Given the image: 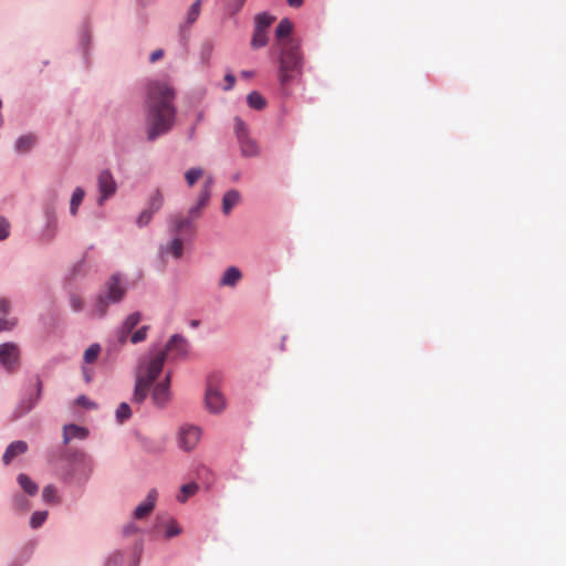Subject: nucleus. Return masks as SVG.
<instances>
[{"mask_svg":"<svg viewBox=\"0 0 566 566\" xmlns=\"http://www.w3.org/2000/svg\"><path fill=\"white\" fill-rule=\"evenodd\" d=\"M168 353L174 359L186 358L189 354V342L181 334H174L163 349H150L148 355L139 358L134 376L135 384L132 401L143 405L150 392V386L163 371Z\"/></svg>","mask_w":566,"mask_h":566,"instance_id":"1","label":"nucleus"},{"mask_svg":"<svg viewBox=\"0 0 566 566\" xmlns=\"http://www.w3.org/2000/svg\"><path fill=\"white\" fill-rule=\"evenodd\" d=\"M174 87L165 81H150L147 85L146 137L155 142L170 132L176 119Z\"/></svg>","mask_w":566,"mask_h":566,"instance_id":"2","label":"nucleus"},{"mask_svg":"<svg viewBox=\"0 0 566 566\" xmlns=\"http://www.w3.org/2000/svg\"><path fill=\"white\" fill-rule=\"evenodd\" d=\"M95 468L94 459L82 450L70 451L60 468V480L69 486L84 488Z\"/></svg>","mask_w":566,"mask_h":566,"instance_id":"3","label":"nucleus"},{"mask_svg":"<svg viewBox=\"0 0 566 566\" xmlns=\"http://www.w3.org/2000/svg\"><path fill=\"white\" fill-rule=\"evenodd\" d=\"M128 290V283L120 273L112 274L102 285L92 302L91 315L96 318H104L108 307L119 304Z\"/></svg>","mask_w":566,"mask_h":566,"instance_id":"4","label":"nucleus"},{"mask_svg":"<svg viewBox=\"0 0 566 566\" xmlns=\"http://www.w3.org/2000/svg\"><path fill=\"white\" fill-rule=\"evenodd\" d=\"M203 208L195 202L186 214H171L168 219L170 231L176 235L192 234L196 231V221L201 218Z\"/></svg>","mask_w":566,"mask_h":566,"instance_id":"5","label":"nucleus"},{"mask_svg":"<svg viewBox=\"0 0 566 566\" xmlns=\"http://www.w3.org/2000/svg\"><path fill=\"white\" fill-rule=\"evenodd\" d=\"M57 196L53 193L51 198L45 200L42 206V213L44 217V224L41 230V240L43 242H52L59 231V221L56 213Z\"/></svg>","mask_w":566,"mask_h":566,"instance_id":"6","label":"nucleus"},{"mask_svg":"<svg viewBox=\"0 0 566 566\" xmlns=\"http://www.w3.org/2000/svg\"><path fill=\"white\" fill-rule=\"evenodd\" d=\"M32 381L33 384L24 389L19 403L13 411V417L15 419L29 413L38 405L42 397V381L40 376L35 375Z\"/></svg>","mask_w":566,"mask_h":566,"instance_id":"7","label":"nucleus"},{"mask_svg":"<svg viewBox=\"0 0 566 566\" xmlns=\"http://www.w3.org/2000/svg\"><path fill=\"white\" fill-rule=\"evenodd\" d=\"M275 18L268 12H261L254 18L251 46L254 50L264 48L269 42V30Z\"/></svg>","mask_w":566,"mask_h":566,"instance_id":"8","label":"nucleus"},{"mask_svg":"<svg viewBox=\"0 0 566 566\" xmlns=\"http://www.w3.org/2000/svg\"><path fill=\"white\" fill-rule=\"evenodd\" d=\"M21 349L18 344L13 342H6L0 344V367L12 374L17 371L21 364Z\"/></svg>","mask_w":566,"mask_h":566,"instance_id":"9","label":"nucleus"},{"mask_svg":"<svg viewBox=\"0 0 566 566\" xmlns=\"http://www.w3.org/2000/svg\"><path fill=\"white\" fill-rule=\"evenodd\" d=\"M97 205L103 206L106 200L113 197L117 190V182L111 172V170L105 169L99 172L97 177Z\"/></svg>","mask_w":566,"mask_h":566,"instance_id":"10","label":"nucleus"},{"mask_svg":"<svg viewBox=\"0 0 566 566\" xmlns=\"http://www.w3.org/2000/svg\"><path fill=\"white\" fill-rule=\"evenodd\" d=\"M201 437L199 427L185 424L178 433V446L184 451H191L196 448Z\"/></svg>","mask_w":566,"mask_h":566,"instance_id":"11","label":"nucleus"},{"mask_svg":"<svg viewBox=\"0 0 566 566\" xmlns=\"http://www.w3.org/2000/svg\"><path fill=\"white\" fill-rule=\"evenodd\" d=\"M243 279V272L235 265L228 266L218 280L220 289H235Z\"/></svg>","mask_w":566,"mask_h":566,"instance_id":"12","label":"nucleus"},{"mask_svg":"<svg viewBox=\"0 0 566 566\" xmlns=\"http://www.w3.org/2000/svg\"><path fill=\"white\" fill-rule=\"evenodd\" d=\"M151 387L150 396L153 403L158 408H165L171 399V390L170 387L167 386V381H159L157 384L154 381L150 388Z\"/></svg>","mask_w":566,"mask_h":566,"instance_id":"13","label":"nucleus"},{"mask_svg":"<svg viewBox=\"0 0 566 566\" xmlns=\"http://www.w3.org/2000/svg\"><path fill=\"white\" fill-rule=\"evenodd\" d=\"M207 409L212 413H220L226 408L224 396L214 387L208 386L205 396Z\"/></svg>","mask_w":566,"mask_h":566,"instance_id":"14","label":"nucleus"},{"mask_svg":"<svg viewBox=\"0 0 566 566\" xmlns=\"http://www.w3.org/2000/svg\"><path fill=\"white\" fill-rule=\"evenodd\" d=\"M128 337L130 338V333L125 331L123 327L118 326L114 334L107 339L106 343V353L108 356H115L120 348L126 344Z\"/></svg>","mask_w":566,"mask_h":566,"instance_id":"15","label":"nucleus"},{"mask_svg":"<svg viewBox=\"0 0 566 566\" xmlns=\"http://www.w3.org/2000/svg\"><path fill=\"white\" fill-rule=\"evenodd\" d=\"M158 497V492L156 489H151L148 491L146 499L139 503L134 510V517L137 520H142L146 517L148 514L153 512L156 505V501Z\"/></svg>","mask_w":566,"mask_h":566,"instance_id":"16","label":"nucleus"},{"mask_svg":"<svg viewBox=\"0 0 566 566\" xmlns=\"http://www.w3.org/2000/svg\"><path fill=\"white\" fill-rule=\"evenodd\" d=\"M28 443L23 440H15L11 442L3 455H2V462L4 465L10 464L17 457L24 454L28 451Z\"/></svg>","mask_w":566,"mask_h":566,"instance_id":"17","label":"nucleus"},{"mask_svg":"<svg viewBox=\"0 0 566 566\" xmlns=\"http://www.w3.org/2000/svg\"><path fill=\"white\" fill-rule=\"evenodd\" d=\"M88 436V430L84 427L70 423L63 427V443L67 444L73 439L83 440Z\"/></svg>","mask_w":566,"mask_h":566,"instance_id":"18","label":"nucleus"},{"mask_svg":"<svg viewBox=\"0 0 566 566\" xmlns=\"http://www.w3.org/2000/svg\"><path fill=\"white\" fill-rule=\"evenodd\" d=\"M214 51V43L211 40H205L200 43L198 50L199 64L203 67L210 66L211 57Z\"/></svg>","mask_w":566,"mask_h":566,"instance_id":"19","label":"nucleus"},{"mask_svg":"<svg viewBox=\"0 0 566 566\" xmlns=\"http://www.w3.org/2000/svg\"><path fill=\"white\" fill-rule=\"evenodd\" d=\"M36 144V137L33 134L19 136L14 142V151L18 154H28Z\"/></svg>","mask_w":566,"mask_h":566,"instance_id":"20","label":"nucleus"},{"mask_svg":"<svg viewBox=\"0 0 566 566\" xmlns=\"http://www.w3.org/2000/svg\"><path fill=\"white\" fill-rule=\"evenodd\" d=\"M184 252V244L180 239V235H176L171 239V241L168 244L160 247V254L166 255L168 253H171L174 259L178 260L182 256Z\"/></svg>","mask_w":566,"mask_h":566,"instance_id":"21","label":"nucleus"},{"mask_svg":"<svg viewBox=\"0 0 566 566\" xmlns=\"http://www.w3.org/2000/svg\"><path fill=\"white\" fill-rule=\"evenodd\" d=\"M238 143H239L242 156H244V157L258 156L259 146H258L256 142L250 137V135L239 138Z\"/></svg>","mask_w":566,"mask_h":566,"instance_id":"22","label":"nucleus"},{"mask_svg":"<svg viewBox=\"0 0 566 566\" xmlns=\"http://www.w3.org/2000/svg\"><path fill=\"white\" fill-rule=\"evenodd\" d=\"M17 482L23 492L29 496H34L39 492V485L25 473H19Z\"/></svg>","mask_w":566,"mask_h":566,"instance_id":"23","label":"nucleus"},{"mask_svg":"<svg viewBox=\"0 0 566 566\" xmlns=\"http://www.w3.org/2000/svg\"><path fill=\"white\" fill-rule=\"evenodd\" d=\"M241 199V195L237 189L228 190L222 198V212L229 214Z\"/></svg>","mask_w":566,"mask_h":566,"instance_id":"24","label":"nucleus"},{"mask_svg":"<svg viewBox=\"0 0 566 566\" xmlns=\"http://www.w3.org/2000/svg\"><path fill=\"white\" fill-rule=\"evenodd\" d=\"M85 197V190L82 187H76L70 198V214L76 217L78 213L80 206L82 205Z\"/></svg>","mask_w":566,"mask_h":566,"instance_id":"25","label":"nucleus"},{"mask_svg":"<svg viewBox=\"0 0 566 566\" xmlns=\"http://www.w3.org/2000/svg\"><path fill=\"white\" fill-rule=\"evenodd\" d=\"M77 49L82 53L85 63L88 64V55L91 51V33L87 29H83L81 31Z\"/></svg>","mask_w":566,"mask_h":566,"instance_id":"26","label":"nucleus"},{"mask_svg":"<svg viewBox=\"0 0 566 566\" xmlns=\"http://www.w3.org/2000/svg\"><path fill=\"white\" fill-rule=\"evenodd\" d=\"M214 184V179L212 176H208L203 182V186L199 192V196L197 198V203L199 206L206 207L210 200L211 197V189Z\"/></svg>","mask_w":566,"mask_h":566,"instance_id":"27","label":"nucleus"},{"mask_svg":"<svg viewBox=\"0 0 566 566\" xmlns=\"http://www.w3.org/2000/svg\"><path fill=\"white\" fill-rule=\"evenodd\" d=\"M247 104L252 109L262 111L266 106V101L258 91H252L247 96Z\"/></svg>","mask_w":566,"mask_h":566,"instance_id":"28","label":"nucleus"},{"mask_svg":"<svg viewBox=\"0 0 566 566\" xmlns=\"http://www.w3.org/2000/svg\"><path fill=\"white\" fill-rule=\"evenodd\" d=\"M125 552L122 549L112 551L104 560V566H124Z\"/></svg>","mask_w":566,"mask_h":566,"instance_id":"29","label":"nucleus"},{"mask_svg":"<svg viewBox=\"0 0 566 566\" xmlns=\"http://www.w3.org/2000/svg\"><path fill=\"white\" fill-rule=\"evenodd\" d=\"M42 500L48 504H59L60 497L56 486L53 484L45 485L42 490Z\"/></svg>","mask_w":566,"mask_h":566,"instance_id":"30","label":"nucleus"},{"mask_svg":"<svg viewBox=\"0 0 566 566\" xmlns=\"http://www.w3.org/2000/svg\"><path fill=\"white\" fill-rule=\"evenodd\" d=\"M49 512L46 510L35 511L31 514L29 520V526L32 530L40 528L46 521Z\"/></svg>","mask_w":566,"mask_h":566,"instance_id":"31","label":"nucleus"},{"mask_svg":"<svg viewBox=\"0 0 566 566\" xmlns=\"http://www.w3.org/2000/svg\"><path fill=\"white\" fill-rule=\"evenodd\" d=\"M143 552H144V539L139 538L134 544L133 551L130 553L128 566H139Z\"/></svg>","mask_w":566,"mask_h":566,"instance_id":"32","label":"nucleus"},{"mask_svg":"<svg viewBox=\"0 0 566 566\" xmlns=\"http://www.w3.org/2000/svg\"><path fill=\"white\" fill-rule=\"evenodd\" d=\"M11 504L12 507L19 512H25L30 510L31 506L30 500L20 493H15L12 495Z\"/></svg>","mask_w":566,"mask_h":566,"instance_id":"33","label":"nucleus"},{"mask_svg":"<svg viewBox=\"0 0 566 566\" xmlns=\"http://www.w3.org/2000/svg\"><path fill=\"white\" fill-rule=\"evenodd\" d=\"M132 417V409L127 402H120L115 410V419L123 424Z\"/></svg>","mask_w":566,"mask_h":566,"instance_id":"34","label":"nucleus"},{"mask_svg":"<svg viewBox=\"0 0 566 566\" xmlns=\"http://www.w3.org/2000/svg\"><path fill=\"white\" fill-rule=\"evenodd\" d=\"M140 319L142 314L139 312H133L123 321L119 326L132 334L133 329L138 325Z\"/></svg>","mask_w":566,"mask_h":566,"instance_id":"35","label":"nucleus"},{"mask_svg":"<svg viewBox=\"0 0 566 566\" xmlns=\"http://www.w3.org/2000/svg\"><path fill=\"white\" fill-rule=\"evenodd\" d=\"M164 205V195L160 192V190H156L150 200H149V205H148V210L151 211L153 213H156L157 211H159L161 209Z\"/></svg>","mask_w":566,"mask_h":566,"instance_id":"36","label":"nucleus"},{"mask_svg":"<svg viewBox=\"0 0 566 566\" xmlns=\"http://www.w3.org/2000/svg\"><path fill=\"white\" fill-rule=\"evenodd\" d=\"M101 353V345L97 343H94L90 345L86 350L84 352L83 359L86 364H92L96 360Z\"/></svg>","mask_w":566,"mask_h":566,"instance_id":"37","label":"nucleus"},{"mask_svg":"<svg viewBox=\"0 0 566 566\" xmlns=\"http://www.w3.org/2000/svg\"><path fill=\"white\" fill-rule=\"evenodd\" d=\"M203 175V169L201 167H192L190 169H188L186 172H185V178H186V181L188 184V186H193L199 178H201Z\"/></svg>","mask_w":566,"mask_h":566,"instance_id":"38","label":"nucleus"},{"mask_svg":"<svg viewBox=\"0 0 566 566\" xmlns=\"http://www.w3.org/2000/svg\"><path fill=\"white\" fill-rule=\"evenodd\" d=\"M233 120H234V134H235L237 139L250 135L249 127L243 122V119L241 117L235 116Z\"/></svg>","mask_w":566,"mask_h":566,"instance_id":"39","label":"nucleus"},{"mask_svg":"<svg viewBox=\"0 0 566 566\" xmlns=\"http://www.w3.org/2000/svg\"><path fill=\"white\" fill-rule=\"evenodd\" d=\"M201 0H196L189 8L187 12L186 21L188 24H192L197 21L200 14Z\"/></svg>","mask_w":566,"mask_h":566,"instance_id":"40","label":"nucleus"},{"mask_svg":"<svg viewBox=\"0 0 566 566\" xmlns=\"http://www.w3.org/2000/svg\"><path fill=\"white\" fill-rule=\"evenodd\" d=\"M198 490V485L196 483H188V484H184L181 486V495H178L177 496V500L179 502H186L188 496H191L193 495Z\"/></svg>","mask_w":566,"mask_h":566,"instance_id":"41","label":"nucleus"},{"mask_svg":"<svg viewBox=\"0 0 566 566\" xmlns=\"http://www.w3.org/2000/svg\"><path fill=\"white\" fill-rule=\"evenodd\" d=\"M148 331H149L148 325H144V326L139 327L136 332L130 334V338H129L130 343L138 344V343L144 342L147 338Z\"/></svg>","mask_w":566,"mask_h":566,"instance_id":"42","label":"nucleus"},{"mask_svg":"<svg viewBox=\"0 0 566 566\" xmlns=\"http://www.w3.org/2000/svg\"><path fill=\"white\" fill-rule=\"evenodd\" d=\"M69 305L73 312H82L84 308V302L82 297L75 293L70 294L69 296Z\"/></svg>","mask_w":566,"mask_h":566,"instance_id":"43","label":"nucleus"},{"mask_svg":"<svg viewBox=\"0 0 566 566\" xmlns=\"http://www.w3.org/2000/svg\"><path fill=\"white\" fill-rule=\"evenodd\" d=\"M181 532L182 530L178 525V523L175 520H171L166 527L165 536L167 538H171L174 536L179 535Z\"/></svg>","mask_w":566,"mask_h":566,"instance_id":"44","label":"nucleus"},{"mask_svg":"<svg viewBox=\"0 0 566 566\" xmlns=\"http://www.w3.org/2000/svg\"><path fill=\"white\" fill-rule=\"evenodd\" d=\"M153 214H154V213H153L151 211H149L148 209L144 210V211L138 216V218H137V220H136L137 226H138L139 228H143V227L147 226V224L150 222V220H151V218H153Z\"/></svg>","mask_w":566,"mask_h":566,"instance_id":"45","label":"nucleus"},{"mask_svg":"<svg viewBox=\"0 0 566 566\" xmlns=\"http://www.w3.org/2000/svg\"><path fill=\"white\" fill-rule=\"evenodd\" d=\"M10 234V223L9 221L0 217V241L6 240Z\"/></svg>","mask_w":566,"mask_h":566,"instance_id":"46","label":"nucleus"},{"mask_svg":"<svg viewBox=\"0 0 566 566\" xmlns=\"http://www.w3.org/2000/svg\"><path fill=\"white\" fill-rule=\"evenodd\" d=\"M76 402L81 406H83L84 408L86 409H95L97 408V405L92 401L91 399H88L86 396L84 395H81L76 398Z\"/></svg>","mask_w":566,"mask_h":566,"instance_id":"47","label":"nucleus"},{"mask_svg":"<svg viewBox=\"0 0 566 566\" xmlns=\"http://www.w3.org/2000/svg\"><path fill=\"white\" fill-rule=\"evenodd\" d=\"M276 60L279 63V81L283 83V48L281 46L276 50Z\"/></svg>","mask_w":566,"mask_h":566,"instance_id":"48","label":"nucleus"},{"mask_svg":"<svg viewBox=\"0 0 566 566\" xmlns=\"http://www.w3.org/2000/svg\"><path fill=\"white\" fill-rule=\"evenodd\" d=\"M123 535L124 536H130L133 534H136L138 532H140V528L133 522H129L127 523L126 525L123 526Z\"/></svg>","mask_w":566,"mask_h":566,"instance_id":"49","label":"nucleus"},{"mask_svg":"<svg viewBox=\"0 0 566 566\" xmlns=\"http://www.w3.org/2000/svg\"><path fill=\"white\" fill-rule=\"evenodd\" d=\"M17 325L15 318L7 319L4 317H0V332L10 331Z\"/></svg>","mask_w":566,"mask_h":566,"instance_id":"50","label":"nucleus"},{"mask_svg":"<svg viewBox=\"0 0 566 566\" xmlns=\"http://www.w3.org/2000/svg\"><path fill=\"white\" fill-rule=\"evenodd\" d=\"M165 56V50L164 49H156L149 54L148 61L150 64L156 63L160 59Z\"/></svg>","mask_w":566,"mask_h":566,"instance_id":"51","label":"nucleus"},{"mask_svg":"<svg viewBox=\"0 0 566 566\" xmlns=\"http://www.w3.org/2000/svg\"><path fill=\"white\" fill-rule=\"evenodd\" d=\"M226 85L223 86L224 91H230L233 88L235 83V76L232 73H227L224 76Z\"/></svg>","mask_w":566,"mask_h":566,"instance_id":"52","label":"nucleus"},{"mask_svg":"<svg viewBox=\"0 0 566 566\" xmlns=\"http://www.w3.org/2000/svg\"><path fill=\"white\" fill-rule=\"evenodd\" d=\"M85 266V262L83 260H81L80 262H77L71 270V275L73 277H77L82 271H83V268Z\"/></svg>","mask_w":566,"mask_h":566,"instance_id":"53","label":"nucleus"},{"mask_svg":"<svg viewBox=\"0 0 566 566\" xmlns=\"http://www.w3.org/2000/svg\"><path fill=\"white\" fill-rule=\"evenodd\" d=\"M245 0H230L229 1V8L232 12H238L243 7Z\"/></svg>","mask_w":566,"mask_h":566,"instance_id":"54","label":"nucleus"},{"mask_svg":"<svg viewBox=\"0 0 566 566\" xmlns=\"http://www.w3.org/2000/svg\"><path fill=\"white\" fill-rule=\"evenodd\" d=\"M275 38L277 43L283 41V20H281L275 28Z\"/></svg>","mask_w":566,"mask_h":566,"instance_id":"55","label":"nucleus"},{"mask_svg":"<svg viewBox=\"0 0 566 566\" xmlns=\"http://www.w3.org/2000/svg\"><path fill=\"white\" fill-rule=\"evenodd\" d=\"M10 310V303L6 298H0V313H8Z\"/></svg>","mask_w":566,"mask_h":566,"instance_id":"56","label":"nucleus"},{"mask_svg":"<svg viewBox=\"0 0 566 566\" xmlns=\"http://www.w3.org/2000/svg\"><path fill=\"white\" fill-rule=\"evenodd\" d=\"M83 376H84V380L86 382H90L92 380V375H91L90 370L85 367H83Z\"/></svg>","mask_w":566,"mask_h":566,"instance_id":"57","label":"nucleus"},{"mask_svg":"<svg viewBox=\"0 0 566 566\" xmlns=\"http://www.w3.org/2000/svg\"><path fill=\"white\" fill-rule=\"evenodd\" d=\"M254 75V72L253 71H248V70H244L241 72V76L245 77V78H249L251 76Z\"/></svg>","mask_w":566,"mask_h":566,"instance_id":"58","label":"nucleus"},{"mask_svg":"<svg viewBox=\"0 0 566 566\" xmlns=\"http://www.w3.org/2000/svg\"><path fill=\"white\" fill-rule=\"evenodd\" d=\"M161 381H167V386H169V387H170V385H171V373H170V371H168V373L165 375V377H164V379H163Z\"/></svg>","mask_w":566,"mask_h":566,"instance_id":"59","label":"nucleus"},{"mask_svg":"<svg viewBox=\"0 0 566 566\" xmlns=\"http://www.w3.org/2000/svg\"><path fill=\"white\" fill-rule=\"evenodd\" d=\"M190 326H191V327H198V326H199V321H196V319H195V321H191V322H190Z\"/></svg>","mask_w":566,"mask_h":566,"instance_id":"60","label":"nucleus"},{"mask_svg":"<svg viewBox=\"0 0 566 566\" xmlns=\"http://www.w3.org/2000/svg\"><path fill=\"white\" fill-rule=\"evenodd\" d=\"M195 130H196V127H195V126L190 128V132H189V137H190V138H192V137H193V135H195Z\"/></svg>","mask_w":566,"mask_h":566,"instance_id":"61","label":"nucleus"},{"mask_svg":"<svg viewBox=\"0 0 566 566\" xmlns=\"http://www.w3.org/2000/svg\"><path fill=\"white\" fill-rule=\"evenodd\" d=\"M202 118H203V114H202V113H199V114L197 115V120H198V122H200V120H202Z\"/></svg>","mask_w":566,"mask_h":566,"instance_id":"62","label":"nucleus"}]
</instances>
